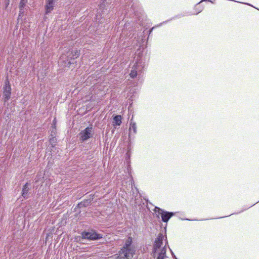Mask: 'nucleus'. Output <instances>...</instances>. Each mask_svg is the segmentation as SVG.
<instances>
[{"label": "nucleus", "mask_w": 259, "mask_h": 259, "mask_svg": "<svg viewBox=\"0 0 259 259\" xmlns=\"http://www.w3.org/2000/svg\"><path fill=\"white\" fill-rule=\"evenodd\" d=\"M167 244L166 237L160 234L156 238L153 246L152 254L157 259H164L166 257V246Z\"/></svg>", "instance_id": "obj_1"}, {"label": "nucleus", "mask_w": 259, "mask_h": 259, "mask_svg": "<svg viewBox=\"0 0 259 259\" xmlns=\"http://www.w3.org/2000/svg\"><path fill=\"white\" fill-rule=\"evenodd\" d=\"M79 56V52L75 50L71 52H68L67 58L66 55H63L60 58V61H62L64 63V66L65 67H70L71 64V60L77 58Z\"/></svg>", "instance_id": "obj_2"}, {"label": "nucleus", "mask_w": 259, "mask_h": 259, "mask_svg": "<svg viewBox=\"0 0 259 259\" xmlns=\"http://www.w3.org/2000/svg\"><path fill=\"white\" fill-rule=\"evenodd\" d=\"M154 211L158 217L159 215H161L162 220L164 222H168L169 219L174 215L172 212L164 211L158 207H155Z\"/></svg>", "instance_id": "obj_3"}, {"label": "nucleus", "mask_w": 259, "mask_h": 259, "mask_svg": "<svg viewBox=\"0 0 259 259\" xmlns=\"http://www.w3.org/2000/svg\"><path fill=\"white\" fill-rule=\"evenodd\" d=\"M81 236L82 238L92 240L100 239L102 237L101 235L97 234L94 231H91L90 232H83L81 233Z\"/></svg>", "instance_id": "obj_4"}, {"label": "nucleus", "mask_w": 259, "mask_h": 259, "mask_svg": "<svg viewBox=\"0 0 259 259\" xmlns=\"http://www.w3.org/2000/svg\"><path fill=\"white\" fill-rule=\"evenodd\" d=\"M143 67L141 62H136L132 67V70L130 74L132 78H134L137 76L139 72H141Z\"/></svg>", "instance_id": "obj_5"}, {"label": "nucleus", "mask_w": 259, "mask_h": 259, "mask_svg": "<svg viewBox=\"0 0 259 259\" xmlns=\"http://www.w3.org/2000/svg\"><path fill=\"white\" fill-rule=\"evenodd\" d=\"M3 96L4 97V102H6L10 98L11 95V88L8 80L5 81V85L3 88Z\"/></svg>", "instance_id": "obj_6"}, {"label": "nucleus", "mask_w": 259, "mask_h": 259, "mask_svg": "<svg viewBox=\"0 0 259 259\" xmlns=\"http://www.w3.org/2000/svg\"><path fill=\"white\" fill-rule=\"evenodd\" d=\"M80 138L82 141H85L90 138L92 136V127H87L80 134Z\"/></svg>", "instance_id": "obj_7"}, {"label": "nucleus", "mask_w": 259, "mask_h": 259, "mask_svg": "<svg viewBox=\"0 0 259 259\" xmlns=\"http://www.w3.org/2000/svg\"><path fill=\"white\" fill-rule=\"evenodd\" d=\"M134 250L130 248H122L119 251V255L120 258H129L133 256Z\"/></svg>", "instance_id": "obj_8"}, {"label": "nucleus", "mask_w": 259, "mask_h": 259, "mask_svg": "<svg viewBox=\"0 0 259 259\" xmlns=\"http://www.w3.org/2000/svg\"><path fill=\"white\" fill-rule=\"evenodd\" d=\"M57 0H47L46 5V14L51 12L54 7L55 2Z\"/></svg>", "instance_id": "obj_9"}, {"label": "nucleus", "mask_w": 259, "mask_h": 259, "mask_svg": "<svg viewBox=\"0 0 259 259\" xmlns=\"http://www.w3.org/2000/svg\"><path fill=\"white\" fill-rule=\"evenodd\" d=\"M29 184L28 183H26L23 187L22 195L24 198H27L28 197V193L29 190Z\"/></svg>", "instance_id": "obj_10"}, {"label": "nucleus", "mask_w": 259, "mask_h": 259, "mask_svg": "<svg viewBox=\"0 0 259 259\" xmlns=\"http://www.w3.org/2000/svg\"><path fill=\"white\" fill-rule=\"evenodd\" d=\"M132 132H133V134H136L137 132V126L136 123L135 122H131L130 126L129 128V136H130L132 134Z\"/></svg>", "instance_id": "obj_11"}, {"label": "nucleus", "mask_w": 259, "mask_h": 259, "mask_svg": "<svg viewBox=\"0 0 259 259\" xmlns=\"http://www.w3.org/2000/svg\"><path fill=\"white\" fill-rule=\"evenodd\" d=\"M114 121L116 125H119L121 123V117L120 115H116L114 117Z\"/></svg>", "instance_id": "obj_12"}, {"label": "nucleus", "mask_w": 259, "mask_h": 259, "mask_svg": "<svg viewBox=\"0 0 259 259\" xmlns=\"http://www.w3.org/2000/svg\"><path fill=\"white\" fill-rule=\"evenodd\" d=\"M132 242V238H128V239L126 240L124 246L123 248H130L131 244Z\"/></svg>", "instance_id": "obj_13"}, {"label": "nucleus", "mask_w": 259, "mask_h": 259, "mask_svg": "<svg viewBox=\"0 0 259 259\" xmlns=\"http://www.w3.org/2000/svg\"><path fill=\"white\" fill-rule=\"evenodd\" d=\"M27 2V0H21L20 3L19 7L24 8L25 5Z\"/></svg>", "instance_id": "obj_14"}, {"label": "nucleus", "mask_w": 259, "mask_h": 259, "mask_svg": "<svg viewBox=\"0 0 259 259\" xmlns=\"http://www.w3.org/2000/svg\"><path fill=\"white\" fill-rule=\"evenodd\" d=\"M19 8H20V13H19V16L20 17V16H22L23 15L24 11H23V8H21V7H19Z\"/></svg>", "instance_id": "obj_15"}, {"label": "nucleus", "mask_w": 259, "mask_h": 259, "mask_svg": "<svg viewBox=\"0 0 259 259\" xmlns=\"http://www.w3.org/2000/svg\"><path fill=\"white\" fill-rule=\"evenodd\" d=\"M101 1L102 2V3L100 5V9H103L105 6L104 3L105 1V0H101Z\"/></svg>", "instance_id": "obj_16"}, {"label": "nucleus", "mask_w": 259, "mask_h": 259, "mask_svg": "<svg viewBox=\"0 0 259 259\" xmlns=\"http://www.w3.org/2000/svg\"><path fill=\"white\" fill-rule=\"evenodd\" d=\"M172 256L173 257L175 258V259H177L176 256L173 254V253L172 252Z\"/></svg>", "instance_id": "obj_17"}, {"label": "nucleus", "mask_w": 259, "mask_h": 259, "mask_svg": "<svg viewBox=\"0 0 259 259\" xmlns=\"http://www.w3.org/2000/svg\"><path fill=\"white\" fill-rule=\"evenodd\" d=\"M201 12V10H200L199 12H198V13L197 14L199 13V12Z\"/></svg>", "instance_id": "obj_18"}]
</instances>
